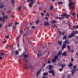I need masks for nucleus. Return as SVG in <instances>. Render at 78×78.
I'll return each instance as SVG.
<instances>
[{
	"mask_svg": "<svg viewBox=\"0 0 78 78\" xmlns=\"http://www.w3.org/2000/svg\"><path fill=\"white\" fill-rule=\"evenodd\" d=\"M55 19H62L63 20L64 19V18H61V17H55Z\"/></svg>",
	"mask_w": 78,
	"mask_h": 78,
	"instance_id": "obj_16",
	"label": "nucleus"
},
{
	"mask_svg": "<svg viewBox=\"0 0 78 78\" xmlns=\"http://www.w3.org/2000/svg\"><path fill=\"white\" fill-rule=\"evenodd\" d=\"M76 45V44H77L78 43V41H74Z\"/></svg>",
	"mask_w": 78,
	"mask_h": 78,
	"instance_id": "obj_49",
	"label": "nucleus"
},
{
	"mask_svg": "<svg viewBox=\"0 0 78 78\" xmlns=\"http://www.w3.org/2000/svg\"><path fill=\"white\" fill-rule=\"evenodd\" d=\"M65 42H66L65 43V44H66V43L68 44H70V42L69 41H68V40H66Z\"/></svg>",
	"mask_w": 78,
	"mask_h": 78,
	"instance_id": "obj_19",
	"label": "nucleus"
},
{
	"mask_svg": "<svg viewBox=\"0 0 78 78\" xmlns=\"http://www.w3.org/2000/svg\"><path fill=\"white\" fill-rule=\"evenodd\" d=\"M62 70L63 69H62V68H60L59 69V70L60 72H62Z\"/></svg>",
	"mask_w": 78,
	"mask_h": 78,
	"instance_id": "obj_45",
	"label": "nucleus"
},
{
	"mask_svg": "<svg viewBox=\"0 0 78 78\" xmlns=\"http://www.w3.org/2000/svg\"><path fill=\"white\" fill-rule=\"evenodd\" d=\"M58 55H55L54 56V58L52 59V62H55L57 59H58Z\"/></svg>",
	"mask_w": 78,
	"mask_h": 78,
	"instance_id": "obj_3",
	"label": "nucleus"
},
{
	"mask_svg": "<svg viewBox=\"0 0 78 78\" xmlns=\"http://www.w3.org/2000/svg\"><path fill=\"white\" fill-rule=\"evenodd\" d=\"M69 4H68V6L69 7V9H72V10L74 9V8H75V6H71L72 5H74V3L70 0H69Z\"/></svg>",
	"mask_w": 78,
	"mask_h": 78,
	"instance_id": "obj_1",
	"label": "nucleus"
},
{
	"mask_svg": "<svg viewBox=\"0 0 78 78\" xmlns=\"http://www.w3.org/2000/svg\"><path fill=\"white\" fill-rule=\"evenodd\" d=\"M3 19H2V17H0V21H2V20H3Z\"/></svg>",
	"mask_w": 78,
	"mask_h": 78,
	"instance_id": "obj_53",
	"label": "nucleus"
},
{
	"mask_svg": "<svg viewBox=\"0 0 78 78\" xmlns=\"http://www.w3.org/2000/svg\"><path fill=\"white\" fill-rule=\"evenodd\" d=\"M4 55H5V53L2 52L0 53V56H3Z\"/></svg>",
	"mask_w": 78,
	"mask_h": 78,
	"instance_id": "obj_25",
	"label": "nucleus"
},
{
	"mask_svg": "<svg viewBox=\"0 0 78 78\" xmlns=\"http://www.w3.org/2000/svg\"><path fill=\"white\" fill-rule=\"evenodd\" d=\"M68 78H71V75L70 74H69L68 76Z\"/></svg>",
	"mask_w": 78,
	"mask_h": 78,
	"instance_id": "obj_42",
	"label": "nucleus"
},
{
	"mask_svg": "<svg viewBox=\"0 0 78 78\" xmlns=\"http://www.w3.org/2000/svg\"><path fill=\"white\" fill-rule=\"evenodd\" d=\"M15 53L16 55H19V52L17 50H16L15 51Z\"/></svg>",
	"mask_w": 78,
	"mask_h": 78,
	"instance_id": "obj_22",
	"label": "nucleus"
},
{
	"mask_svg": "<svg viewBox=\"0 0 78 78\" xmlns=\"http://www.w3.org/2000/svg\"><path fill=\"white\" fill-rule=\"evenodd\" d=\"M61 55V52L60 51L59 52L58 54L57 55L58 57V56H59V55Z\"/></svg>",
	"mask_w": 78,
	"mask_h": 78,
	"instance_id": "obj_41",
	"label": "nucleus"
},
{
	"mask_svg": "<svg viewBox=\"0 0 78 78\" xmlns=\"http://www.w3.org/2000/svg\"><path fill=\"white\" fill-rule=\"evenodd\" d=\"M41 55H42V54H41V51H39L37 55V56L38 57H39V56H41Z\"/></svg>",
	"mask_w": 78,
	"mask_h": 78,
	"instance_id": "obj_11",
	"label": "nucleus"
},
{
	"mask_svg": "<svg viewBox=\"0 0 78 78\" xmlns=\"http://www.w3.org/2000/svg\"><path fill=\"white\" fill-rule=\"evenodd\" d=\"M6 40H5V41H3L2 43H3V44H5V43H6Z\"/></svg>",
	"mask_w": 78,
	"mask_h": 78,
	"instance_id": "obj_46",
	"label": "nucleus"
},
{
	"mask_svg": "<svg viewBox=\"0 0 78 78\" xmlns=\"http://www.w3.org/2000/svg\"><path fill=\"white\" fill-rule=\"evenodd\" d=\"M67 52H64L62 55V56H67V54H66Z\"/></svg>",
	"mask_w": 78,
	"mask_h": 78,
	"instance_id": "obj_13",
	"label": "nucleus"
},
{
	"mask_svg": "<svg viewBox=\"0 0 78 78\" xmlns=\"http://www.w3.org/2000/svg\"><path fill=\"white\" fill-rule=\"evenodd\" d=\"M58 44L60 45V46H61L62 45V41H60L58 42Z\"/></svg>",
	"mask_w": 78,
	"mask_h": 78,
	"instance_id": "obj_21",
	"label": "nucleus"
},
{
	"mask_svg": "<svg viewBox=\"0 0 78 78\" xmlns=\"http://www.w3.org/2000/svg\"><path fill=\"white\" fill-rule=\"evenodd\" d=\"M40 71L39 70L37 73L36 75L37 77H38V76H39V75L40 74Z\"/></svg>",
	"mask_w": 78,
	"mask_h": 78,
	"instance_id": "obj_18",
	"label": "nucleus"
},
{
	"mask_svg": "<svg viewBox=\"0 0 78 78\" xmlns=\"http://www.w3.org/2000/svg\"><path fill=\"white\" fill-rule=\"evenodd\" d=\"M22 6H20V7H17L16 8V9L17 10H18V11H20V10H21V9H22Z\"/></svg>",
	"mask_w": 78,
	"mask_h": 78,
	"instance_id": "obj_10",
	"label": "nucleus"
},
{
	"mask_svg": "<svg viewBox=\"0 0 78 78\" xmlns=\"http://www.w3.org/2000/svg\"><path fill=\"white\" fill-rule=\"evenodd\" d=\"M3 19L2 20H3V23L5 22V19H8V16L7 15H4L3 16Z\"/></svg>",
	"mask_w": 78,
	"mask_h": 78,
	"instance_id": "obj_6",
	"label": "nucleus"
},
{
	"mask_svg": "<svg viewBox=\"0 0 78 78\" xmlns=\"http://www.w3.org/2000/svg\"><path fill=\"white\" fill-rule=\"evenodd\" d=\"M47 63L48 64H50V63H51V62H50V60L48 61Z\"/></svg>",
	"mask_w": 78,
	"mask_h": 78,
	"instance_id": "obj_47",
	"label": "nucleus"
},
{
	"mask_svg": "<svg viewBox=\"0 0 78 78\" xmlns=\"http://www.w3.org/2000/svg\"><path fill=\"white\" fill-rule=\"evenodd\" d=\"M65 16H66V19H69V17H70V16L67 14L66 13H65Z\"/></svg>",
	"mask_w": 78,
	"mask_h": 78,
	"instance_id": "obj_14",
	"label": "nucleus"
},
{
	"mask_svg": "<svg viewBox=\"0 0 78 78\" xmlns=\"http://www.w3.org/2000/svg\"><path fill=\"white\" fill-rule=\"evenodd\" d=\"M24 67H25V69H26V68H28V66H27L25 65V66H24Z\"/></svg>",
	"mask_w": 78,
	"mask_h": 78,
	"instance_id": "obj_50",
	"label": "nucleus"
},
{
	"mask_svg": "<svg viewBox=\"0 0 78 78\" xmlns=\"http://www.w3.org/2000/svg\"><path fill=\"white\" fill-rule=\"evenodd\" d=\"M59 34H60V35H61L62 34V35H64V32H63L62 33H61L60 31H59Z\"/></svg>",
	"mask_w": 78,
	"mask_h": 78,
	"instance_id": "obj_29",
	"label": "nucleus"
},
{
	"mask_svg": "<svg viewBox=\"0 0 78 78\" xmlns=\"http://www.w3.org/2000/svg\"><path fill=\"white\" fill-rule=\"evenodd\" d=\"M3 2H0V5H3Z\"/></svg>",
	"mask_w": 78,
	"mask_h": 78,
	"instance_id": "obj_57",
	"label": "nucleus"
},
{
	"mask_svg": "<svg viewBox=\"0 0 78 78\" xmlns=\"http://www.w3.org/2000/svg\"><path fill=\"white\" fill-rule=\"evenodd\" d=\"M23 31H20V34H22V33H23Z\"/></svg>",
	"mask_w": 78,
	"mask_h": 78,
	"instance_id": "obj_55",
	"label": "nucleus"
},
{
	"mask_svg": "<svg viewBox=\"0 0 78 78\" xmlns=\"http://www.w3.org/2000/svg\"><path fill=\"white\" fill-rule=\"evenodd\" d=\"M12 23H13V22H11V23L9 24V28H10V27H11V26L12 25Z\"/></svg>",
	"mask_w": 78,
	"mask_h": 78,
	"instance_id": "obj_35",
	"label": "nucleus"
},
{
	"mask_svg": "<svg viewBox=\"0 0 78 78\" xmlns=\"http://www.w3.org/2000/svg\"><path fill=\"white\" fill-rule=\"evenodd\" d=\"M41 14L42 16V17H43V16H44V13H42Z\"/></svg>",
	"mask_w": 78,
	"mask_h": 78,
	"instance_id": "obj_52",
	"label": "nucleus"
},
{
	"mask_svg": "<svg viewBox=\"0 0 78 78\" xmlns=\"http://www.w3.org/2000/svg\"><path fill=\"white\" fill-rule=\"evenodd\" d=\"M51 27H53V28H54V27H55V28H58V27H57V26H56V25L55 24L51 26Z\"/></svg>",
	"mask_w": 78,
	"mask_h": 78,
	"instance_id": "obj_27",
	"label": "nucleus"
},
{
	"mask_svg": "<svg viewBox=\"0 0 78 78\" xmlns=\"http://www.w3.org/2000/svg\"><path fill=\"white\" fill-rule=\"evenodd\" d=\"M76 65H74L73 66V69L76 70Z\"/></svg>",
	"mask_w": 78,
	"mask_h": 78,
	"instance_id": "obj_31",
	"label": "nucleus"
},
{
	"mask_svg": "<svg viewBox=\"0 0 78 78\" xmlns=\"http://www.w3.org/2000/svg\"><path fill=\"white\" fill-rule=\"evenodd\" d=\"M44 25L47 26L48 25H49V23L48 22H45L44 23Z\"/></svg>",
	"mask_w": 78,
	"mask_h": 78,
	"instance_id": "obj_15",
	"label": "nucleus"
},
{
	"mask_svg": "<svg viewBox=\"0 0 78 78\" xmlns=\"http://www.w3.org/2000/svg\"><path fill=\"white\" fill-rule=\"evenodd\" d=\"M39 22H40V21L39 20H38L37 21H36L35 22H36V25H38V23H39Z\"/></svg>",
	"mask_w": 78,
	"mask_h": 78,
	"instance_id": "obj_24",
	"label": "nucleus"
},
{
	"mask_svg": "<svg viewBox=\"0 0 78 78\" xmlns=\"http://www.w3.org/2000/svg\"><path fill=\"white\" fill-rule=\"evenodd\" d=\"M76 71V70L75 69H73L71 71V73L73 76V74L75 73Z\"/></svg>",
	"mask_w": 78,
	"mask_h": 78,
	"instance_id": "obj_9",
	"label": "nucleus"
},
{
	"mask_svg": "<svg viewBox=\"0 0 78 78\" xmlns=\"http://www.w3.org/2000/svg\"><path fill=\"white\" fill-rule=\"evenodd\" d=\"M67 48L69 51H70V46L68 45L67 46Z\"/></svg>",
	"mask_w": 78,
	"mask_h": 78,
	"instance_id": "obj_26",
	"label": "nucleus"
},
{
	"mask_svg": "<svg viewBox=\"0 0 78 78\" xmlns=\"http://www.w3.org/2000/svg\"><path fill=\"white\" fill-rule=\"evenodd\" d=\"M5 37L7 38V39H9V36H6Z\"/></svg>",
	"mask_w": 78,
	"mask_h": 78,
	"instance_id": "obj_56",
	"label": "nucleus"
},
{
	"mask_svg": "<svg viewBox=\"0 0 78 78\" xmlns=\"http://www.w3.org/2000/svg\"><path fill=\"white\" fill-rule=\"evenodd\" d=\"M12 28L13 30H15V29H16V26H14L12 27Z\"/></svg>",
	"mask_w": 78,
	"mask_h": 78,
	"instance_id": "obj_36",
	"label": "nucleus"
},
{
	"mask_svg": "<svg viewBox=\"0 0 78 78\" xmlns=\"http://www.w3.org/2000/svg\"><path fill=\"white\" fill-rule=\"evenodd\" d=\"M11 12V10H8L7 12V14H9Z\"/></svg>",
	"mask_w": 78,
	"mask_h": 78,
	"instance_id": "obj_43",
	"label": "nucleus"
},
{
	"mask_svg": "<svg viewBox=\"0 0 78 78\" xmlns=\"http://www.w3.org/2000/svg\"><path fill=\"white\" fill-rule=\"evenodd\" d=\"M77 31H76L75 32L73 31V32L71 33V35L69 36V38H72V37L75 36V34H77Z\"/></svg>",
	"mask_w": 78,
	"mask_h": 78,
	"instance_id": "obj_2",
	"label": "nucleus"
},
{
	"mask_svg": "<svg viewBox=\"0 0 78 78\" xmlns=\"http://www.w3.org/2000/svg\"><path fill=\"white\" fill-rule=\"evenodd\" d=\"M35 27V26H33L31 28H32V29H34V27Z\"/></svg>",
	"mask_w": 78,
	"mask_h": 78,
	"instance_id": "obj_60",
	"label": "nucleus"
},
{
	"mask_svg": "<svg viewBox=\"0 0 78 78\" xmlns=\"http://www.w3.org/2000/svg\"><path fill=\"white\" fill-rule=\"evenodd\" d=\"M42 78H47V77H45V76H43Z\"/></svg>",
	"mask_w": 78,
	"mask_h": 78,
	"instance_id": "obj_64",
	"label": "nucleus"
},
{
	"mask_svg": "<svg viewBox=\"0 0 78 78\" xmlns=\"http://www.w3.org/2000/svg\"><path fill=\"white\" fill-rule=\"evenodd\" d=\"M71 61L72 62H73V58H71Z\"/></svg>",
	"mask_w": 78,
	"mask_h": 78,
	"instance_id": "obj_51",
	"label": "nucleus"
},
{
	"mask_svg": "<svg viewBox=\"0 0 78 78\" xmlns=\"http://www.w3.org/2000/svg\"><path fill=\"white\" fill-rule=\"evenodd\" d=\"M73 66V64L72 63L70 62L69 64L68 65V67H72Z\"/></svg>",
	"mask_w": 78,
	"mask_h": 78,
	"instance_id": "obj_20",
	"label": "nucleus"
},
{
	"mask_svg": "<svg viewBox=\"0 0 78 78\" xmlns=\"http://www.w3.org/2000/svg\"><path fill=\"white\" fill-rule=\"evenodd\" d=\"M57 3L58 5H59L60 4H63L62 2H58Z\"/></svg>",
	"mask_w": 78,
	"mask_h": 78,
	"instance_id": "obj_37",
	"label": "nucleus"
},
{
	"mask_svg": "<svg viewBox=\"0 0 78 78\" xmlns=\"http://www.w3.org/2000/svg\"><path fill=\"white\" fill-rule=\"evenodd\" d=\"M66 41H64L63 42V45L62 46V49H64L66 48Z\"/></svg>",
	"mask_w": 78,
	"mask_h": 78,
	"instance_id": "obj_7",
	"label": "nucleus"
},
{
	"mask_svg": "<svg viewBox=\"0 0 78 78\" xmlns=\"http://www.w3.org/2000/svg\"><path fill=\"white\" fill-rule=\"evenodd\" d=\"M2 57L1 56H0V60L1 59H2Z\"/></svg>",
	"mask_w": 78,
	"mask_h": 78,
	"instance_id": "obj_62",
	"label": "nucleus"
},
{
	"mask_svg": "<svg viewBox=\"0 0 78 78\" xmlns=\"http://www.w3.org/2000/svg\"><path fill=\"white\" fill-rule=\"evenodd\" d=\"M14 0H12L11 3L13 5V6H14Z\"/></svg>",
	"mask_w": 78,
	"mask_h": 78,
	"instance_id": "obj_30",
	"label": "nucleus"
},
{
	"mask_svg": "<svg viewBox=\"0 0 78 78\" xmlns=\"http://www.w3.org/2000/svg\"><path fill=\"white\" fill-rule=\"evenodd\" d=\"M4 5H2L0 6V8H4Z\"/></svg>",
	"mask_w": 78,
	"mask_h": 78,
	"instance_id": "obj_40",
	"label": "nucleus"
},
{
	"mask_svg": "<svg viewBox=\"0 0 78 78\" xmlns=\"http://www.w3.org/2000/svg\"><path fill=\"white\" fill-rule=\"evenodd\" d=\"M51 23H55L56 22V21L54 20L53 21H51Z\"/></svg>",
	"mask_w": 78,
	"mask_h": 78,
	"instance_id": "obj_32",
	"label": "nucleus"
},
{
	"mask_svg": "<svg viewBox=\"0 0 78 78\" xmlns=\"http://www.w3.org/2000/svg\"><path fill=\"white\" fill-rule=\"evenodd\" d=\"M52 67H53V66H52L51 65H50L49 67V70H53V69H51Z\"/></svg>",
	"mask_w": 78,
	"mask_h": 78,
	"instance_id": "obj_12",
	"label": "nucleus"
},
{
	"mask_svg": "<svg viewBox=\"0 0 78 78\" xmlns=\"http://www.w3.org/2000/svg\"><path fill=\"white\" fill-rule=\"evenodd\" d=\"M67 39V36L66 35L64 36L63 38V40H64V39Z\"/></svg>",
	"mask_w": 78,
	"mask_h": 78,
	"instance_id": "obj_33",
	"label": "nucleus"
},
{
	"mask_svg": "<svg viewBox=\"0 0 78 78\" xmlns=\"http://www.w3.org/2000/svg\"><path fill=\"white\" fill-rule=\"evenodd\" d=\"M70 14H72V16H74V15H75V12L72 13V12H70Z\"/></svg>",
	"mask_w": 78,
	"mask_h": 78,
	"instance_id": "obj_38",
	"label": "nucleus"
},
{
	"mask_svg": "<svg viewBox=\"0 0 78 78\" xmlns=\"http://www.w3.org/2000/svg\"><path fill=\"white\" fill-rule=\"evenodd\" d=\"M22 56H23V57H24V58H28L29 55H28L25 54V53H23L22 55Z\"/></svg>",
	"mask_w": 78,
	"mask_h": 78,
	"instance_id": "obj_5",
	"label": "nucleus"
},
{
	"mask_svg": "<svg viewBox=\"0 0 78 78\" xmlns=\"http://www.w3.org/2000/svg\"><path fill=\"white\" fill-rule=\"evenodd\" d=\"M5 15V13L4 12H2V13H1V15H2V16H5L4 15Z\"/></svg>",
	"mask_w": 78,
	"mask_h": 78,
	"instance_id": "obj_44",
	"label": "nucleus"
},
{
	"mask_svg": "<svg viewBox=\"0 0 78 78\" xmlns=\"http://www.w3.org/2000/svg\"><path fill=\"white\" fill-rule=\"evenodd\" d=\"M48 72L49 73H52V76H55V70L53 69H52L51 70H49Z\"/></svg>",
	"mask_w": 78,
	"mask_h": 78,
	"instance_id": "obj_4",
	"label": "nucleus"
},
{
	"mask_svg": "<svg viewBox=\"0 0 78 78\" xmlns=\"http://www.w3.org/2000/svg\"><path fill=\"white\" fill-rule=\"evenodd\" d=\"M27 34H24L23 35V37L25 36H27Z\"/></svg>",
	"mask_w": 78,
	"mask_h": 78,
	"instance_id": "obj_54",
	"label": "nucleus"
},
{
	"mask_svg": "<svg viewBox=\"0 0 78 78\" xmlns=\"http://www.w3.org/2000/svg\"><path fill=\"white\" fill-rule=\"evenodd\" d=\"M76 55H77V56H78V52L76 53Z\"/></svg>",
	"mask_w": 78,
	"mask_h": 78,
	"instance_id": "obj_63",
	"label": "nucleus"
},
{
	"mask_svg": "<svg viewBox=\"0 0 78 78\" xmlns=\"http://www.w3.org/2000/svg\"><path fill=\"white\" fill-rule=\"evenodd\" d=\"M34 1H32V2H31V3L29 4V6L30 8H32V6H33V3Z\"/></svg>",
	"mask_w": 78,
	"mask_h": 78,
	"instance_id": "obj_8",
	"label": "nucleus"
},
{
	"mask_svg": "<svg viewBox=\"0 0 78 78\" xmlns=\"http://www.w3.org/2000/svg\"><path fill=\"white\" fill-rule=\"evenodd\" d=\"M53 9V6L52 5L50 7V11H52V9Z\"/></svg>",
	"mask_w": 78,
	"mask_h": 78,
	"instance_id": "obj_28",
	"label": "nucleus"
},
{
	"mask_svg": "<svg viewBox=\"0 0 78 78\" xmlns=\"http://www.w3.org/2000/svg\"><path fill=\"white\" fill-rule=\"evenodd\" d=\"M2 27V24H0V28Z\"/></svg>",
	"mask_w": 78,
	"mask_h": 78,
	"instance_id": "obj_59",
	"label": "nucleus"
},
{
	"mask_svg": "<svg viewBox=\"0 0 78 78\" xmlns=\"http://www.w3.org/2000/svg\"><path fill=\"white\" fill-rule=\"evenodd\" d=\"M66 66V64H62L61 65V66L63 68V67H64L65 66Z\"/></svg>",
	"mask_w": 78,
	"mask_h": 78,
	"instance_id": "obj_23",
	"label": "nucleus"
},
{
	"mask_svg": "<svg viewBox=\"0 0 78 78\" xmlns=\"http://www.w3.org/2000/svg\"><path fill=\"white\" fill-rule=\"evenodd\" d=\"M17 46L18 47H20V45H19V44H17Z\"/></svg>",
	"mask_w": 78,
	"mask_h": 78,
	"instance_id": "obj_58",
	"label": "nucleus"
},
{
	"mask_svg": "<svg viewBox=\"0 0 78 78\" xmlns=\"http://www.w3.org/2000/svg\"><path fill=\"white\" fill-rule=\"evenodd\" d=\"M30 1H31V2H35L36 0H27L26 1V2H30Z\"/></svg>",
	"mask_w": 78,
	"mask_h": 78,
	"instance_id": "obj_17",
	"label": "nucleus"
},
{
	"mask_svg": "<svg viewBox=\"0 0 78 78\" xmlns=\"http://www.w3.org/2000/svg\"><path fill=\"white\" fill-rule=\"evenodd\" d=\"M47 74H48V73H44L43 75L44 76H46V75H47Z\"/></svg>",
	"mask_w": 78,
	"mask_h": 78,
	"instance_id": "obj_34",
	"label": "nucleus"
},
{
	"mask_svg": "<svg viewBox=\"0 0 78 78\" xmlns=\"http://www.w3.org/2000/svg\"><path fill=\"white\" fill-rule=\"evenodd\" d=\"M25 62H27V59H25L24 60Z\"/></svg>",
	"mask_w": 78,
	"mask_h": 78,
	"instance_id": "obj_61",
	"label": "nucleus"
},
{
	"mask_svg": "<svg viewBox=\"0 0 78 78\" xmlns=\"http://www.w3.org/2000/svg\"><path fill=\"white\" fill-rule=\"evenodd\" d=\"M66 14H65V13L63 14V15H61V16H63L64 17H65V16H66Z\"/></svg>",
	"mask_w": 78,
	"mask_h": 78,
	"instance_id": "obj_48",
	"label": "nucleus"
},
{
	"mask_svg": "<svg viewBox=\"0 0 78 78\" xmlns=\"http://www.w3.org/2000/svg\"><path fill=\"white\" fill-rule=\"evenodd\" d=\"M13 54H14V51H12L11 52V55H13Z\"/></svg>",
	"mask_w": 78,
	"mask_h": 78,
	"instance_id": "obj_39",
	"label": "nucleus"
}]
</instances>
